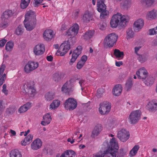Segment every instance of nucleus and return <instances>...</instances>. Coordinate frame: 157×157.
<instances>
[{"instance_id":"09e8293b","label":"nucleus","mask_w":157,"mask_h":157,"mask_svg":"<svg viewBox=\"0 0 157 157\" xmlns=\"http://www.w3.org/2000/svg\"><path fill=\"white\" fill-rule=\"evenodd\" d=\"M105 92V90L103 88H100L98 90L96 96L97 98H99L101 97Z\"/></svg>"},{"instance_id":"a878e982","label":"nucleus","mask_w":157,"mask_h":157,"mask_svg":"<svg viewBox=\"0 0 157 157\" xmlns=\"http://www.w3.org/2000/svg\"><path fill=\"white\" fill-rule=\"evenodd\" d=\"M92 15L88 11L85 12L83 18V21L85 23H88L90 20H92Z\"/></svg>"},{"instance_id":"5701e85b","label":"nucleus","mask_w":157,"mask_h":157,"mask_svg":"<svg viewBox=\"0 0 157 157\" xmlns=\"http://www.w3.org/2000/svg\"><path fill=\"white\" fill-rule=\"evenodd\" d=\"M122 91V87L121 85L118 84L116 85L113 89V94L116 96L120 95Z\"/></svg>"},{"instance_id":"603ef678","label":"nucleus","mask_w":157,"mask_h":157,"mask_svg":"<svg viewBox=\"0 0 157 157\" xmlns=\"http://www.w3.org/2000/svg\"><path fill=\"white\" fill-rule=\"evenodd\" d=\"M6 85L5 84H4L2 86V91L6 95H7L8 94V91L6 89Z\"/></svg>"},{"instance_id":"a19ab883","label":"nucleus","mask_w":157,"mask_h":157,"mask_svg":"<svg viewBox=\"0 0 157 157\" xmlns=\"http://www.w3.org/2000/svg\"><path fill=\"white\" fill-rule=\"evenodd\" d=\"M97 7L98 12H101L104 9H106V6L104 3H97Z\"/></svg>"},{"instance_id":"4d7b16f0","label":"nucleus","mask_w":157,"mask_h":157,"mask_svg":"<svg viewBox=\"0 0 157 157\" xmlns=\"http://www.w3.org/2000/svg\"><path fill=\"white\" fill-rule=\"evenodd\" d=\"M5 67V65L4 64H2L1 67H0V77H1V75H2L3 73Z\"/></svg>"},{"instance_id":"dca6fc26","label":"nucleus","mask_w":157,"mask_h":157,"mask_svg":"<svg viewBox=\"0 0 157 157\" xmlns=\"http://www.w3.org/2000/svg\"><path fill=\"white\" fill-rule=\"evenodd\" d=\"M102 130V127L101 124H98L94 127L91 136V137L94 138L100 133Z\"/></svg>"},{"instance_id":"9d476101","label":"nucleus","mask_w":157,"mask_h":157,"mask_svg":"<svg viewBox=\"0 0 157 157\" xmlns=\"http://www.w3.org/2000/svg\"><path fill=\"white\" fill-rule=\"evenodd\" d=\"M38 63L33 61H29L24 68L25 71L29 73L38 67Z\"/></svg>"},{"instance_id":"f03ea898","label":"nucleus","mask_w":157,"mask_h":157,"mask_svg":"<svg viewBox=\"0 0 157 157\" xmlns=\"http://www.w3.org/2000/svg\"><path fill=\"white\" fill-rule=\"evenodd\" d=\"M119 149L118 143L116 141L115 138H113L110 140L108 144L107 149L104 153L96 155L95 157H104L105 155L109 157H116V153Z\"/></svg>"},{"instance_id":"ea45409f","label":"nucleus","mask_w":157,"mask_h":157,"mask_svg":"<svg viewBox=\"0 0 157 157\" xmlns=\"http://www.w3.org/2000/svg\"><path fill=\"white\" fill-rule=\"evenodd\" d=\"M137 55L138 56V59L141 63H143L147 60V57L146 54H138Z\"/></svg>"},{"instance_id":"4468645a","label":"nucleus","mask_w":157,"mask_h":157,"mask_svg":"<svg viewBox=\"0 0 157 157\" xmlns=\"http://www.w3.org/2000/svg\"><path fill=\"white\" fill-rule=\"evenodd\" d=\"M45 50L44 45L41 44L36 45L34 49L33 52L36 55L39 56L43 54Z\"/></svg>"},{"instance_id":"7ed1b4c3","label":"nucleus","mask_w":157,"mask_h":157,"mask_svg":"<svg viewBox=\"0 0 157 157\" xmlns=\"http://www.w3.org/2000/svg\"><path fill=\"white\" fill-rule=\"evenodd\" d=\"M34 85V82L33 81L27 82L23 85L22 92L24 94L28 95L29 98H33L36 94V90Z\"/></svg>"},{"instance_id":"680f3d73","label":"nucleus","mask_w":157,"mask_h":157,"mask_svg":"<svg viewBox=\"0 0 157 157\" xmlns=\"http://www.w3.org/2000/svg\"><path fill=\"white\" fill-rule=\"evenodd\" d=\"M68 153H69V156H70V157H71V156L73 157V156H75V152L72 150H70L68 151Z\"/></svg>"},{"instance_id":"0e129e2a","label":"nucleus","mask_w":157,"mask_h":157,"mask_svg":"<svg viewBox=\"0 0 157 157\" xmlns=\"http://www.w3.org/2000/svg\"><path fill=\"white\" fill-rule=\"evenodd\" d=\"M24 105L27 109L28 110L31 107V103L29 102H28Z\"/></svg>"},{"instance_id":"e2e57ef3","label":"nucleus","mask_w":157,"mask_h":157,"mask_svg":"<svg viewBox=\"0 0 157 157\" xmlns=\"http://www.w3.org/2000/svg\"><path fill=\"white\" fill-rule=\"evenodd\" d=\"M87 56H86L84 55L81 57L80 61L82 62H84L85 63L87 60Z\"/></svg>"},{"instance_id":"0eeeda50","label":"nucleus","mask_w":157,"mask_h":157,"mask_svg":"<svg viewBox=\"0 0 157 157\" xmlns=\"http://www.w3.org/2000/svg\"><path fill=\"white\" fill-rule=\"evenodd\" d=\"M64 107L67 109L72 110L75 109L77 106L76 100L72 98H69L66 100L64 103Z\"/></svg>"},{"instance_id":"c756f323","label":"nucleus","mask_w":157,"mask_h":157,"mask_svg":"<svg viewBox=\"0 0 157 157\" xmlns=\"http://www.w3.org/2000/svg\"><path fill=\"white\" fill-rule=\"evenodd\" d=\"M114 55L116 58L121 59L124 57V54L123 52H121L119 50L116 49L114 50Z\"/></svg>"},{"instance_id":"f704fd0d","label":"nucleus","mask_w":157,"mask_h":157,"mask_svg":"<svg viewBox=\"0 0 157 157\" xmlns=\"http://www.w3.org/2000/svg\"><path fill=\"white\" fill-rule=\"evenodd\" d=\"M10 154V157H22L20 152L17 149L12 151Z\"/></svg>"},{"instance_id":"a211bd4d","label":"nucleus","mask_w":157,"mask_h":157,"mask_svg":"<svg viewBox=\"0 0 157 157\" xmlns=\"http://www.w3.org/2000/svg\"><path fill=\"white\" fill-rule=\"evenodd\" d=\"M36 22L35 21H27L25 22V21H24V23L25 27L27 30L30 31L35 28L36 24Z\"/></svg>"},{"instance_id":"a18cd8bd","label":"nucleus","mask_w":157,"mask_h":157,"mask_svg":"<svg viewBox=\"0 0 157 157\" xmlns=\"http://www.w3.org/2000/svg\"><path fill=\"white\" fill-rule=\"evenodd\" d=\"M134 33L132 29H128L127 31V39L132 38L134 37Z\"/></svg>"},{"instance_id":"338daca9","label":"nucleus","mask_w":157,"mask_h":157,"mask_svg":"<svg viewBox=\"0 0 157 157\" xmlns=\"http://www.w3.org/2000/svg\"><path fill=\"white\" fill-rule=\"evenodd\" d=\"M141 47H135L134 48L135 49V53L136 54L138 55L139 54L138 53V51L141 48Z\"/></svg>"},{"instance_id":"aec40b11","label":"nucleus","mask_w":157,"mask_h":157,"mask_svg":"<svg viewBox=\"0 0 157 157\" xmlns=\"http://www.w3.org/2000/svg\"><path fill=\"white\" fill-rule=\"evenodd\" d=\"M42 145V142L41 140L39 139H36L31 144L32 148L34 150L39 149Z\"/></svg>"},{"instance_id":"9b49d317","label":"nucleus","mask_w":157,"mask_h":157,"mask_svg":"<svg viewBox=\"0 0 157 157\" xmlns=\"http://www.w3.org/2000/svg\"><path fill=\"white\" fill-rule=\"evenodd\" d=\"M82 48L81 46H78L73 52L72 56V58L69 62L70 65H72L75 62L78 56L81 54Z\"/></svg>"},{"instance_id":"f8f14e48","label":"nucleus","mask_w":157,"mask_h":157,"mask_svg":"<svg viewBox=\"0 0 157 157\" xmlns=\"http://www.w3.org/2000/svg\"><path fill=\"white\" fill-rule=\"evenodd\" d=\"M36 15L35 12L30 10L26 13L25 15V22L27 21H36Z\"/></svg>"},{"instance_id":"c85d7f7f","label":"nucleus","mask_w":157,"mask_h":157,"mask_svg":"<svg viewBox=\"0 0 157 157\" xmlns=\"http://www.w3.org/2000/svg\"><path fill=\"white\" fill-rule=\"evenodd\" d=\"M94 31L92 30H88L83 35V39L86 40L90 39L93 36Z\"/></svg>"},{"instance_id":"49530a36","label":"nucleus","mask_w":157,"mask_h":157,"mask_svg":"<svg viewBox=\"0 0 157 157\" xmlns=\"http://www.w3.org/2000/svg\"><path fill=\"white\" fill-rule=\"evenodd\" d=\"M13 46V43L10 41L8 42L6 45V49L8 51H11Z\"/></svg>"},{"instance_id":"393cba45","label":"nucleus","mask_w":157,"mask_h":157,"mask_svg":"<svg viewBox=\"0 0 157 157\" xmlns=\"http://www.w3.org/2000/svg\"><path fill=\"white\" fill-rule=\"evenodd\" d=\"M33 137V135L29 134L23 140L21 141V144L22 145L25 146L27 144H29L32 141Z\"/></svg>"},{"instance_id":"052dcab7","label":"nucleus","mask_w":157,"mask_h":157,"mask_svg":"<svg viewBox=\"0 0 157 157\" xmlns=\"http://www.w3.org/2000/svg\"><path fill=\"white\" fill-rule=\"evenodd\" d=\"M6 41L5 39H2L0 40V47H3L5 43H6Z\"/></svg>"},{"instance_id":"6e6d98bb","label":"nucleus","mask_w":157,"mask_h":157,"mask_svg":"<svg viewBox=\"0 0 157 157\" xmlns=\"http://www.w3.org/2000/svg\"><path fill=\"white\" fill-rule=\"evenodd\" d=\"M43 0H34V2L33 4L34 7H37L38 6V5L41 3Z\"/></svg>"},{"instance_id":"c03bdc74","label":"nucleus","mask_w":157,"mask_h":157,"mask_svg":"<svg viewBox=\"0 0 157 157\" xmlns=\"http://www.w3.org/2000/svg\"><path fill=\"white\" fill-rule=\"evenodd\" d=\"M30 0H21V7L22 9L26 8L28 6Z\"/></svg>"},{"instance_id":"4be33fe9","label":"nucleus","mask_w":157,"mask_h":157,"mask_svg":"<svg viewBox=\"0 0 157 157\" xmlns=\"http://www.w3.org/2000/svg\"><path fill=\"white\" fill-rule=\"evenodd\" d=\"M14 13L10 10H8L4 11L2 14L1 18L4 19L9 20V18L12 17Z\"/></svg>"},{"instance_id":"58836bf2","label":"nucleus","mask_w":157,"mask_h":157,"mask_svg":"<svg viewBox=\"0 0 157 157\" xmlns=\"http://www.w3.org/2000/svg\"><path fill=\"white\" fill-rule=\"evenodd\" d=\"M101 13L100 17L101 19H104L107 17L109 14V13L108 10H104L101 12H99Z\"/></svg>"},{"instance_id":"cd10ccee","label":"nucleus","mask_w":157,"mask_h":157,"mask_svg":"<svg viewBox=\"0 0 157 157\" xmlns=\"http://www.w3.org/2000/svg\"><path fill=\"white\" fill-rule=\"evenodd\" d=\"M62 74L61 73L56 72L52 75V79L56 82H58L59 81L61 78H63Z\"/></svg>"},{"instance_id":"473e14b6","label":"nucleus","mask_w":157,"mask_h":157,"mask_svg":"<svg viewBox=\"0 0 157 157\" xmlns=\"http://www.w3.org/2000/svg\"><path fill=\"white\" fill-rule=\"evenodd\" d=\"M139 148L140 147L139 145H135L130 151L129 154V156L130 157H132L136 155Z\"/></svg>"},{"instance_id":"8fccbe9b","label":"nucleus","mask_w":157,"mask_h":157,"mask_svg":"<svg viewBox=\"0 0 157 157\" xmlns=\"http://www.w3.org/2000/svg\"><path fill=\"white\" fill-rule=\"evenodd\" d=\"M68 83L66 82L64 84L62 88V91L64 93L68 92L70 91V89L68 87Z\"/></svg>"},{"instance_id":"bf43d9fd","label":"nucleus","mask_w":157,"mask_h":157,"mask_svg":"<svg viewBox=\"0 0 157 157\" xmlns=\"http://www.w3.org/2000/svg\"><path fill=\"white\" fill-rule=\"evenodd\" d=\"M157 33L155 29H152L149 30V34L150 35H154Z\"/></svg>"},{"instance_id":"37998d69","label":"nucleus","mask_w":157,"mask_h":157,"mask_svg":"<svg viewBox=\"0 0 157 157\" xmlns=\"http://www.w3.org/2000/svg\"><path fill=\"white\" fill-rule=\"evenodd\" d=\"M23 26L22 25H19L16 29L15 33L17 35H21L23 33Z\"/></svg>"},{"instance_id":"e433bc0d","label":"nucleus","mask_w":157,"mask_h":157,"mask_svg":"<svg viewBox=\"0 0 157 157\" xmlns=\"http://www.w3.org/2000/svg\"><path fill=\"white\" fill-rule=\"evenodd\" d=\"M55 96V94L53 92H48L45 95V98L47 101H50L53 99Z\"/></svg>"},{"instance_id":"72a5a7b5","label":"nucleus","mask_w":157,"mask_h":157,"mask_svg":"<svg viewBox=\"0 0 157 157\" xmlns=\"http://www.w3.org/2000/svg\"><path fill=\"white\" fill-rule=\"evenodd\" d=\"M132 85V78H130L127 80L125 86V90L127 91L130 90Z\"/></svg>"},{"instance_id":"c9c22d12","label":"nucleus","mask_w":157,"mask_h":157,"mask_svg":"<svg viewBox=\"0 0 157 157\" xmlns=\"http://www.w3.org/2000/svg\"><path fill=\"white\" fill-rule=\"evenodd\" d=\"M118 150L116 153V157H124L126 155V152L124 151L123 148H120L118 151Z\"/></svg>"},{"instance_id":"412c9836","label":"nucleus","mask_w":157,"mask_h":157,"mask_svg":"<svg viewBox=\"0 0 157 157\" xmlns=\"http://www.w3.org/2000/svg\"><path fill=\"white\" fill-rule=\"evenodd\" d=\"M147 109L151 112H154L157 110V103L155 101H149L148 104Z\"/></svg>"},{"instance_id":"13d9d810","label":"nucleus","mask_w":157,"mask_h":157,"mask_svg":"<svg viewBox=\"0 0 157 157\" xmlns=\"http://www.w3.org/2000/svg\"><path fill=\"white\" fill-rule=\"evenodd\" d=\"M60 157H70V156H69L68 150H67L62 153ZM71 157H73L72 156Z\"/></svg>"},{"instance_id":"4c0bfd02","label":"nucleus","mask_w":157,"mask_h":157,"mask_svg":"<svg viewBox=\"0 0 157 157\" xmlns=\"http://www.w3.org/2000/svg\"><path fill=\"white\" fill-rule=\"evenodd\" d=\"M44 121H42L41 122V124L43 122H45L46 123L49 124L51 121L52 120V118L50 116L49 114L48 113L44 115L43 117Z\"/></svg>"},{"instance_id":"864d4df0","label":"nucleus","mask_w":157,"mask_h":157,"mask_svg":"<svg viewBox=\"0 0 157 157\" xmlns=\"http://www.w3.org/2000/svg\"><path fill=\"white\" fill-rule=\"evenodd\" d=\"M27 110V109L23 105L18 110V112L20 113H22L26 111Z\"/></svg>"},{"instance_id":"bb28decb","label":"nucleus","mask_w":157,"mask_h":157,"mask_svg":"<svg viewBox=\"0 0 157 157\" xmlns=\"http://www.w3.org/2000/svg\"><path fill=\"white\" fill-rule=\"evenodd\" d=\"M132 4L131 0H125L123 1L121 4V6L124 9L128 10Z\"/></svg>"},{"instance_id":"6ab92c4d","label":"nucleus","mask_w":157,"mask_h":157,"mask_svg":"<svg viewBox=\"0 0 157 157\" xmlns=\"http://www.w3.org/2000/svg\"><path fill=\"white\" fill-rule=\"evenodd\" d=\"M52 32V30L51 29L45 30L43 34L44 39L47 41L50 40L53 37Z\"/></svg>"},{"instance_id":"f257e3e1","label":"nucleus","mask_w":157,"mask_h":157,"mask_svg":"<svg viewBox=\"0 0 157 157\" xmlns=\"http://www.w3.org/2000/svg\"><path fill=\"white\" fill-rule=\"evenodd\" d=\"M128 16L122 15L120 13L114 15L112 17L110 22L111 27L116 28L117 26L120 29H122L126 25V23L128 21Z\"/></svg>"},{"instance_id":"2eb2a0df","label":"nucleus","mask_w":157,"mask_h":157,"mask_svg":"<svg viewBox=\"0 0 157 157\" xmlns=\"http://www.w3.org/2000/svg\"><path fill=\"white\" fill-rule=\"evenodd\" d=\"M144 25V20L141 18L139 19L135 22L133 24V28L135 32L139 31Z\"/></svg>"},{"instance_id":"20e7f679","label":"nucleus","mask_w":157,"mask_h":157,"mask_svg":"<svg viewBox=\"0 0 157 157\" xmlns=\"http://www.w3.org/2000/svg\"><path fill=\"white\" fill-rule=\"evenodd\" d=\"M118 38V36L114 33L108 34L104 39L105 45L108 47H112L115 44Z\"/></svg>"},{"instance_id":"774afa93","label":"nucleus","mask_w":157,"mask_h":157,"mask_svg":"<svg viewBox=\"0 0 157 157\" xmlns=\"http://www.w3.org/2000/svg\"><path fill=\"white\" fill-rule=\"evenodd\" d=\"M78 11L74 12L73 13V16L75 18H76L78 16Z\"/></svg>"},{"instance_id":"3c124183","label":"nucleus","mask_w":157,"mask_h":157,"mask_svg":"<svg viewBox=\"0 0 157 157\" xmlns=\"http://www.w3.org/2000/svg\"><path fill=\"white\" fill-rule=\"evenodd\" d=\"M79 80V78H78L77 75H72L71 77V79L70 80V82L72 83L75 82L76 80Z\"/></svg>"},{"instance_id":"6e6552de","label":"nucleus","mask_w":157,"mask_h":157,"mask_svg":"<svg viewBox=\"0 0 157 157\" xmlns=\"http://www.w3.org/2000/svg\"><path fill=\"white\" fill-rule=\"evenodd\" d=\"M99 109L100 113L102 115L108 114L111 108V104L108 101H104L100 104Z\"/></svg>"},{"instance_id":"69168bd1","label":"nucleus","mask_w":157,"mask_h":157,"mask_svg":"<svg viewBox=\"0 0 157 157\" xmlns=\"http://www.w3.org/2000/svg\"><path fill=\"white\" fill-rule=\"evenodd\" d=\"M75 37H72L71 38L70 40H68V41H69V44H70L71 42L72 44H73L75 42Z\"/></svg>"},{"instance_id":"79ce46f5","label":"nucleus","mask_w":157,"mask_h":157,"mask_svg":"<svg viewBox=\"0 0 157 157\" xmlns=\"http://www.w3.org/2000/svg\"><path fill=\"white\" fill-rule=\"evenodd\" d=\"M154 79L151 76H148L144 81L145 84L147 86H150L153 83Z\"/></svg>"},{"instance_id":"f3484780","label":"nucleus","mask_w":157,"mask_h":157,"mask_svg":"<svg viewBox=\"0 0 157 157\" xmlns=\"http://www.w3.org/2000/svg\"><path fill=\"white\" fill-rule=\"evenodd\" d=\"M78 25L77 24H75L72 28H70L68 30L66 34L68 36L76 35L78 32Z\"/></svg>"},{"instance_id":"ddd939ff","label":"nucleus","mask_w":157,"mask_h":157,"mask_svg":"<svg viewBox=\"0 0 157 157\" xmlns=\"http://www.w3.org/2000/svg\"><path fill=\"white\" fill-rule=\"evenodd\" d=\"M147 72L144 67L140 69L136 72L138 78L144 81L147 77Z\"/></svg>"},{"instance_id":"2f4dec72","label":"nucleus","mask_w":157,"mask_h":157,"mask_svg":"<svg viewBox=\"0 0 157 157\" xmlns=\"http://www.w3.org/2000/svg\"><path fill=\"white\" fill-rule=\"evenodd\" d=\"M154 2V0H141V3L142 4L147 7L151 6Z\"/></svg>"},{"instance_id":"7c9ffc66","label":"nucleus","mask_w":157,"mask_h":157,"mask_svg":"<svg viewBox=\"0 0 157 157\" xmlns=\"http://www.w3.org/2000/svg\"><path fill=\"white\" fill-rule=\"evenodd\" d=\"M60 104V101L58 100H54L50 105V109H55L58 108Z\"/></svg>"},{"instance_id":"39448f33","label":"nucleus","mask_w":157,"mask_h":157,"mask_svg":"<svg viewBox=\"0 0 157 157\" xmlns=\"http://www.w3.org/2000/svg\"><path fill=\"white\" fill-rule=\"evenodd\" d=\"M141 114V112L139 110L132 112L128 117V120L130 123L135 124L137 123L140 118Z\"/></svg>"},{"instance_id":"423d86ee","label":"nucleus","mask_w":157,"mask_h":157,"mask_svg":"<svg viewBox=\"0 0 157 157\" xmlns=\"http://www.w3.org/2000/svg\"><path fill=\"white\" fill-rule=\"evenodd\" d=\"M69 44V41H65L60 45L59 49L56 53V54L59 56L58 53H59L60 56H64L70 49V45Z\"/></svg>"},{"instance_id":"1a4fd4ad","label":"nucleus","mask_w":157,"mask_h":157,"mask_svg":"<svg viewBox=\"0 0 157 157\" xmlns=\"http://www.w3.org/2000/svg\"><path fill=\"white\" fill-rule=\"evenodd\" d=\"M129 132L124 128L122 129L119 131L117 136L120 140L123 142L126 141L129 138Z\"/></svg>"},{"instance_id":"b1692460","label":"nucleus","mask_w":157,"mask_h":157,"mask_svg":"<svg viewBox=\"0 0 157 157\" xmlns=\"http://www.w3.org/2000/svg\"><path fill=\"white\" fill-rule=\"evenodd\" d=\"M146 17L151 19H154L157 18V10L153 9L149 11L146 15Z\"/></svg>"},{"instance_id":"5fc2aeb1","label":"nucleus","mask_w":157,"mask_h":157,"mask_svg":"<svg viewBox=\"0 0 157 157\" xmlns=\"http://www.w3.org/2000/svg\"><path fill=\"white\" fill-rule=\"evenodd\" d=\"M84 62H82L81 61H79L77 64L76 67L77 69H80L81 68L84 64Z\"/></svg>"},{"instance_id":"de8ad7c7","label":"nucleus","mask_w":157,"mask_h":157,"mask_svg":"<svg viewBox=\"0 0 157 157\" xmlns=\"http://www.w3.org/2000/svg\"><path fill=\"white\" fill-rule=\"evenodd\" d=\"M2 23L1 25L2 28H5L9 25V20L4 19H2Z\"/></svg>"}]
</instances>
